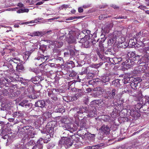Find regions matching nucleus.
I'll return each mask as SVG.
<instances>
[{"label":"nucleus","mask_w":149,"mask_h":149,"mask_svg":"<svg viewBox=\"0 0 149 149\" xmlns=\"http://www.w3.org/2000/svg\"><path fill=\"white\" fill-rule=\"evenodd\" d=\"M56 122L55 121H50L48 123L46 126L47 132L50 134V135H53L54 131L57 129Z\"/></svg>","instance_id":"1"},{"label":"nucleus","mask_w":149,"mask_h":149,"mask_svg":"<svg viewBox=\"0 0 149 149\" xmlns=\"http://www.w3.org/2000/svg\"><path fill=\"white\" fill-rule=\"evenodd\" d=\"M48 56H44L41 55V56H38L34 59V62L36 66H40L42 64L45 63L48 59Z\"/></svg>","instance_id":"2"},{"label":"nucleus","mask_w":149,"mask_h":149,"mask_svg":"<svg viewBox=\"0 0 149 149\" xmlns=\"http://www.w3.org/2000/svg\"><path fill=\"white\" fill-rule=\"evenodd\" d=\"M22 78H19L18 76H17L16 77H14L10 76L8 77V78L6 79V80L7 82V83L8 85L7 86L8 87H11L13 86V84H12L11 82H14L15 81H20Z\"/></svg>","instance_id":"3"},{"label":"nucleus","mask_w":149,"mask_h":149,"mask_svg":"<svg viewBox=\"0 0 149 149\" xmlns=\"http://www.w3.org/2000/svg\"><path fill=\"white\" fill-rule=\"evenodd\" d=\"M52 33V31L49 30L48 31H34L32 33L28 34V36H31L32 37L35 36H42L43 35H48L51 34Z\"/></svg>","instance_id":"4"},{"label":"nucleus","mask_w":149,"mask_h":149,"mask_svg":"<svg viewBox=\"0 0 149 149\" xmlns=\"http://www.w3.org/2000/svg\"><path fill=\"white\" fill-rule=\"evenodd\" d=\"M136 59L137 64H141L143 63H148V59L145 55L143 56H137L134 57V60Z\"/></svg>","instance_id":"5"},{"label":"nucleus","mask_w":149,"mask_h":149,"mask_svg":"<svg viewBox=\"0 0 149 149\" xmlns=\"http://www.w3.org/2000/svg\"><path fill=\"white\" fill-rule=\"evenodd\" d=\"M90 32V30H84L79 34V35H80V37L79 35L77 36V38L78 39H81V41H82V40L86 39L87 38L88 36L89 35Z\"/></svg>","instance_id":"6"},{"label":"nucleus","mask_w":149,"mask_h":149,"mask_svg":"<svg viewBox=\"0 0 149 149\" xmlns=\"http://www.w3.org/2000/svg\"><path fill=\"white\" fill-rule=\"evenodd\" d=\"M88 110V108L87 107H83L80 108L75 107L73 109V111L75 113L74 116L75 117H77L78 114L82 113L84 112H86Z\"/></svg>","instance_id":"7"},{"label":"nucleus","mask_w":149,"mask_h":149,"mask_svg":"<svg viewBox=\"0 0 149 149\" xmlns=\"http://www.w3.org/2000/svg\"><path fill=\"white\" fill-rule=\"evenodd\" d=\"M97 54L100 58L104 62H108L109 61L110 62H111V60L114 61L113 58H111L109 57L104 56V52H100L99 51L97 52Z\"/></svg>","instance_id":"8"},{"label":"nucleus","mask_w":149,"mask_h":149,"mask_svg":"<svg viewBox=\"0 0 149 149\" xmlns=\"http://www.w3.org/2000/svg\"><path fill=\"white\" fill-rule=\"evenodd\" d=\"M48 95L49 97L54 101H57L58 100L57 94L54 88L52 89L51 91H49L48 93Z\"/></svg>","instance_id":"9"},{"label":"nucleus","mask_w":149,"mask_h":149,"mask_svg":"<svg viewBox=\"0 0 149 149\" xmlns=\"http://www.w3.org/2000/svg\"><path fill=\"white\" fill-rule=\"evenodd\" d=\"M45 41L54 46V47L60 48L63 45V42L60 40L51 41L49 40H46Z\"/></svg>","instance_id":"10"},{"label":"nucleus","mask_w":149,"mask_h":149,"mask_svg":"<svg viewBox=\"0 0 149 149\" xmlns=\"http://www.w3.org/2000/svg\"><path fill=\"white\" fill-rule=\"evenodd\" d=\"M44 142L43 139H39L36 144L32 148V149H42L43 143Z\"/></svg>","instance_id":"11"},{"label":"nucleus","mask_w":149,"mask_h":149,"mask_svg":"<svg viewBox=\"0 0 149 149\" xmlns=\"http://www.w3.org/2000/svg\"><path fill=\"white\" fill-rule=\"evenodd\" d=\"M141 81V79L139 78H136L135 80L132 82L130 84L131 88L134 90L136 89L138 84Z\"/></svg>","instance_id":"12"},{"label":"nucleus","mask_w":149,"mask_h":149,"mask_svg":"<svg viewBox=\"0 0 149 149\" xmlns=\"http://www.w3.org/2000/svg\"><path fill=\"white\" fill-rule=\"evenodd\" d=\"M100 130L106 134H107L110 131V128L107 125H103L101 127Z\"/></svg>","instance_id":"13"},{"label":"nucleus","mask_w":149,"mask_h":149,"mask_svg":"<svg viewBox=\"0 0 149 149\" xmlns=\"http://www.w3.org/2000/svg\"><path fill=\"white\" fill-rule=\"evenodd\" d=\"M45 105V101L44 100L38 101L35 103L36 107H40L41 108L44 107Z\"/></svg>","instance_id":"14"},{"label":"nucleus","mask_w":149,"mask_h":149,"mask_svg":"<svg viewBox=\"0 0 149 149\" xmlns=\"http://www.w3.org/2000/svg\"><path fill=\"white\" fill-rule=\"evenodd\" d=\"M117 93L116 90L113 89L112 90L111 92L109 93V95L105 96V97L108 99H113L114 98V97L116 93Z\"/></svg>","instance_id":"15"},{"label":"nucleus","mask_w":149,"mask_h":149,"mask_svg":"<svg viewBox=\"0 0 149 149\" xmlns=\"http://www.w3.org/2000/svg\"><path fill=\"white\" fill-rule=\"evenodd\" d=\"M63 129L65 130H67L72 132L73 131V127L70 124H69L68 123L66 124H64L63 125Z\"/></svg>","instance_id":"16"},{"label":"nucleus","mask_w":149,"mask_h":149,"mask_svg":"<svg viewBox=\"0 0 149 149\" xmlns=\"http://www.w3.org/2000/svg\"><path fill=\"white\" fill-rule=\"evenodd\" d=\"M80 42L82 43L85 47L86 48L89 47L91 43H90L86 39L83 40L82 41H81L80 40Z\"/></svg>","instance_id":"17"},{"label":"nucleus","mask_w":149,"mask_h":149,"mask_svg":"<svg viewBox=\"0 0 149 149\" xmlns=\"http://www.w3.org/2000/svg\"><path fill=\"white\" fill-rule=\"evenodd\" d=\"M95 108L94 107H92L91 109V110L89 112L88 116L90 117L95 116Z\"/></svg>","instance_id":"18"},{"label":"nucleus","mask_w":149,"mask_h":149,"mask_svg":"<svg viewBox=\"0 0 149 149\" xmlns=\"http://www.w3.org/2000/svg\"><path fill=\"white\" fill-rule=\"evenodd\" d=\"M136 45L138 47H140L143 46H146V45L149 46V42H146L145 43H143L142 41H137L136 42Z\"/></svg>","instance_id":"19"},{"label":"nucleus","mask_w":149,"mask_h":149,"mask_svg":"<svg viewBox=\"0 0 149 149\" xmlns=\"http://www.w3.org/2000/svg\"><path fill=\"white\" fill-rule=\"evenodd\" d=\"M67 41L69 43H74L76 41V38L74 36H69L68 38L67 39Z\"/></svg>","instance_id":"20"},{"label":"nucleus","mask_w":149,"mask_h":149,"mask_svg":"<svg viewBox=\"0 0 149 149\" xmlns=\"http://www.w3.org/2000/svg\"><path fill=\"white\" fill-rule=\"evenodd\" d=\"M111 24L110 25H107L104 28H103V27H102V30L105 33H108L109 32V30L111 28Z\"/></svg>","instance_id":"21"},{"label":"nucleus","mask_w":149,"mask_h":149,"mask_svg":"<svg viewBox=\"0 0 149 149\" xmlns=\"http://www.w3.org/2000/svg\"><path fill=\"white\" fill-rule=\"evenodd\" d=\"M9 62L11 63V64H13L14 63L18 64L20 63V60L19 58H12L9 60Z\"/></svg>","instance_id":"22"},{"label":"nucleus","mask_w":149,"mask_h":149,"mask_svg":"<svg viewBox=\"0 0 149 149\" xmlns=\"http://www.w3.org/2000/svg\"><path fill=\"white\" fill-rule=\"evenodd\" d=\"M78 31L77 29L71 30L69 32V36H74V37H75L76 38V35L77 34L78 35Z\"/></svg>","instance_id":"23"},{"label":"nucleus","mask_w":149,"mask_h":149,"mask_svg":"<svg viewBox=\"0 0 149 149\" xmlns=\"http://www.w3.org/2000/svg\"><path fill=\"white\" fill-rule=\"evenodd\" d=\"M13 116L14 117H17L20 118L23 116V114L21 111L15 112L13 114Z\"/></svg>","instance_id":"24"},{"label":"nucleus","mask_w":149,"mask_h":149,"mask_svg":"<svg viewBox=\"0 0 149 149\" xmlns=\"http://www.w3.org/2000/svg\"><path fill=\"white\" fill-rule=\"evenodd\" d=\"M28 100H23L20 102L19 105L22 107H26V106L29 107L30 105L28 103Z\"/></svg>","instance_id":"25"},{"label":"nucleus","mask_w":149,"mask_h":149,"mask_svg":"<svg viewBox=\"0 0 149 149\" xmlns=\"http://www.w3.org/2000/svg\"><path fill=\"white\" fill-rule=\"evenodd\" d=\"M60 121L62 123H64V124H66L70 122L69 119L66 117H63L61 120Z\"/></svg>","instance_id":"26"},{"label":"nucleus","mask_w":149,"mask_h":149,"mask_svg":"<svg viewBox=\"0 0 149 149\" xmlns=\"http://www.w3.org/2000/svg\"><path fill=\"white\" fill-rule=\"evenodd\" d=\"M23 145L17 144L12 147V149H23Z\"/></svg>","instance_id":"27"},{"label":"nucleus","mask_w":149,"mask_h":149,"mask_svg":"<svg viewBox=\"0 0 149 149\" xmlns=\"http://www.w3.org/2000/svg\"><path fill=\"white\" fill-rule=\"evenodd\" d=\"M54 89L57 95H61L62 93H64L65 92V90L63 88H54Z\"/></svg>","instance_id":"28"},{"label":"nucleus","mask_w":149,"mask_h":149,"mask_svg":"<svg viewBox=\"0 0 149 149\" xmlns=\"http://www.w3.org/2000/svg\"><path fill=\"white\" fill-rule=\"evenodd\" d=\"M65 144L64 145V147L66 148L67 147L68 148L71 146L72 145V143L71 142L70 139L68 138Z\"/></svg>","instance_id":"29"},{"label":"nucleus","mask_w":149,"mask_h":149,"mask_svg":"<svg viewBox=\"0 0 149 149\" xmlns=\"http://www.w3.org/2000/svg\"><path fill=\"white\" fill-rule=\"evenodd\" d=\"M137 64L136 59L135 60L134 59V57L133 58V60L131 61V62H130V64H129L128 66H127L129 68H131L132 67L133 65H136Z\"/></svg>","instance_id":"30"},{"label":"nucleus","mask_w":149,"mask_h":149,"mask_svg":"<svg viewBox=\"0 0 149 149\" xmlns=\"http://www.w3.org/2000/svg\"><path fill=\"white\" fill-rule=\"evenodd\" d=\"M101 80L103 82L105 83L109 81V77L108 76H103L102 77Z\"/></svg>","instance_id":"31"},{"label":"nucleus","mask_w":149,"mask_h":149,"mask_svg":"<svg viewBox=\"0 0 149 149\" xmlns=\"http://www.w3.org/2000/svg\"><path fill=\"white\" fill-rule=\"evenodd\" d=\"M52 113L51 112H46L43 114V117L44 116L46 118H48L52 116Z\"/></svg>","instance_id":"32"},{"label":"nucleus","mask_w":149,"mask_h":149,"mask_svg":"<svg viewBox=\"0 0 149 149\" xmlns=\"http://www.w3.org/2000/svg\"><path fill=\"white\" fill-rule=\"evenodd\" d=\"M68 138L66 136L62 138L59 141V143L65 145L66 143L65 141H66Z\"/></svg>","instance_id":"33"},{"label":"nucleus","mask_w":149,"mask_h":149,"mask_svg":"<svg viewBox=\"0 0 149 149\" xmlns=\"http://www.w3.org/2000/svg\"><path fill=\"white\" fill-rule=\"evenodd\" d=\"M103 146L102 144H99L91 146H89L91 149H99L100 147Z\"/></svg>","instance_id":"34"},{"label":"nucleus","mask_w":149,"mask_h":149,"mask_svg":"<svg viewBox=\"0 0 149 149\" xmlns=\"http://www.w3.org/2000/svg\"><path fill=\"white\" fill-rule=\"evenodd\" d=\"M135 41H134V39H130L129 41V44L130 45L132 46H134L135 45H136V40L135 39Z\"/></svg>","instance_id":"35"},{"label":"nucleus","mask_w":149,"mask_h":149,"mask_svg":"<svg viewBox=\"0 0 149 149\" xmlns=\"http://www.w3.org/2000/svg\"><path fill=\"white\" fill-rule=\"evenodd\" d=\"M54 111L56 112L63 113L65 112L64 109L62 107L55 109Z\"/></svg>","instance_id":"36"},{"label":"nucleus","mask_w":149,"mask_h":149,"mask_svg":"<svg viewBox=\"0 0 149 149\" xmlns=\"http://www.w3.org/2000/svg\"><path fill=\"white\" fill-rule=\"evenodd\" d=\"M16 70L18 71H20V70H23L24 69V67L23 65L22 64L19 65L18 64L16 67Z\"/></svg>","instance_id":"37"},{"label":"nucleus","mask_w":149,"mask_h":149,"mask_svg":"<svg viewBox=\"0 0 149 149\" xmlns=\"http://www.w3.org/2000/svg\"><path fill=\"white\" fill-rule=\"evenodd\" d=\"M115 41V38H110L108 41V44L109 45H111Z\"/></svg>","instance_id":"38"},{"label":"nucleus","mask_w":149,"mask_h":149,"mask_svg":"<svg viewBox=\"0 0 149 149\" xmlns=\"http://www.w3.org/2000/svg\"><path fill=\"white\" fill-rule=\"evenodd\" d=\"M34 128H33V129H31L28 132V134L31 136V137H34L35 133L34 131Z\"/></svg>","instance_id":"39"},{"label":"nucleus","mask_w":149,"mask_h":149,"mask_svg":"<svg viewBox=\"0 0 149 149\" xmlns=\"http://www.w3.org/2000/svg\"><path fill=\"white\" fill-rule=\"evenodd\" d=\"M132 60L133 58L132 59H131L128 58L125 62H124L122 64L125 65L126 66L128 65V66L129 64H130V62H131V61H132Z\"/></svg>","instance_id":"40"},{"label":"nucleus","mask_w":149,"mask_h":149,"mask_svg":"<svg viewBox=\"0 0 149 149\" xmlns=\"http://www.w3.org/2000/svg\"><path fill=\"white\" fill-rule=\"evenodd\" d=\"M78 92H77L76 94H75V95L76 96V97L78 99L80 97H81L82 95H83V93L81 92V90H78Z\"/></svg>","instance_id":"41"},{"label":"nucleus","mask_w":149,"mask_h":149,"mask_svg":"<svg viewBox=\"0 0 149 149\" xmlns=\"http://www.w3.org/2000/svg\"><path fill=\"white\" fill-rule=\"evenodd\" d=\"M99 49L100 51V52H104V47L103 45L101 43L99 42Z\"/></svg>","instance_id":"42"},{"label":"nucleus","mask_w":149,"mask_h":149,"mask_svg":"<svg viewBox=\"0 0 149 149\" xmlns=\"http://www.w3.org/2000/svg\"><path fill=\"white\" fill-rule=\"evenodd\" d=\"M88 72V70L87 68H82V69L81 72V74L83 75L84 74H85L87 73Z\"/></svg>","instance_id":"43"},{"label":"nucleus","mask_w":149,"mask_h":149,"mask_svg":"<svg viewBox=\"0 0 149 149\" xmlns=\"http://www.w3.org/2000/svg\"><path fill=\"white\" fill-rule=\"evenodd\" d=\"M135 54L134 52H128L127 56L131 58L134 56H135Z\"/></svg>","instance_id":"44"},{"label":"nucleus","mask_w":149,"mask_h":149,"mask_svg":"<svg viewBox=\"0 0 149 149\" xmlns=\"http://www.w3.org/2000/svg\"><path fill=\"white\" fill-rule=\"evenodd\" d=\"M10 91L9 89L8 90H6L5 89L4 90H3V91H2L3 94V95L4 96H7L8 94H9V91Z\"/></svg>","instance_id":"45"},{"label":"nucleus","mask_w":149,"mask_h":149,"mask_svg":"<svg viewBox=\"0 0 149 149\" xmlns=\"http://www.w3.org/2000/svg\"><path fill=\"white\" fill-rule=\"evenodd\" d=\"M103 63L102 62H100L99 63H96L93 65V67L95 68H97L102 65Z\"/></svg>","instance_id":"46"},{"label":"nucleus","mask_w":149,"mask_h":149,"mask_svg":"<svg viewBox=\"0 0 149 149\" xmlns=\"http://www.w3.org/2000/svg\"><path fill=\"white\" fill-rule=\"evenodd\" d=\"M143 52L146 54H149V46L148 47H145L143 48Z\"/></svg>","instance_id":"47"},{"label":"nucleus","mask_w":149,"mask_h":149,"mask_svg":"<svg viewBox=\"0 0 149 149\" xmlns=\"http://www.w3.org/2000/svg\"><path fill=\"white\" fill-rule=\"evenodd\" d=\"M1 135L2 136V138H3L4 139H6L7 138L8 136L7 135H4V129L2 131L1 133Z\"/></svg>","instance_id":"48"},{"label":"nucleus","mask_w":149,"mask_h":149,"mask_svg":"<svg viewBox=\"0 0 149 149\" xmlns=\"http://www.w3.org/2000/svg\"><path fill=\"white\" fill-rule=\"evenodd\" d=\"M37 79L38 80H39V78L38 77H34L31 78V80L34 83H37V82H35L38 81Z\"/></svg>","instance_id":"49"},{"label":"nucleus","mask_w":149,"mask_h":149,"mask_svg":"<svg viewBox=\"0 0 149 149\" xmlns=\"http://www.w3.org/2000/svg\"><path fill=\"white\" fill-rule=\"evenodd\" d=\"M130 80V77H127L124 78L123 80V81L125 84H126Z\"/></svg>","instance_id":"50"},{"label":"nucleus","mask_w":149,"mask_h":149,"mask_svg":"<svg viewBox=\"0 0 149 149\" xmlns=\"http://www.w3.org/2000/svg\"><path fill=\"white\" fill-rule=\"evenodd\" d=\"M70 54V55L71 56H73L75 54V51L72 49H70L68 50Z\"/></svg>","instance_id":"51"},{"label":"nucleus","mask_w":149,"mask_h":149,"mask_svg":"<svg viewBox=\"0 0 149 149\" xmlns=\"http://www.w3.org/2000/svg\"><path fill=\"white\" fill-rule=\"evenodd\" d=\"M77 74L74 71H72L69 75V76L71 77H74Z\"/></svg>","instance_id":"52"},{"label":"nucleus","mask_w":149,"mask_h":149,"mask_svg":"<svg viewBox=\"0 0 149 149\" xmlns=\"http://www.w3.org/2000/svg\"><path fill=\"white\" fill-rule=\"evenodd\" d=\"M64 56L65 57H69L70 56L69 51L64 52Z\"/></svg>","instance_id":"53"},{"label":"nucleus","mask_w":149,"mask_h":149,"mask_svg":"<svg viewBox=\"0 0 149 149\" xmlns=\"http://www.w3.org/2000/svg\"><path fill=\"white\" fill-rule=\"evenodd\" d=\"M54 47L53 49V52L54 53H58L60 52V50L57 48L58 47Z\"/></svg>","instance_id":"54"},{"label":"nucleus","mask_w":149,"mask_h":149,"mask_svg":"<svg viewBox=\"0 0 149 149\" xmlns=\"http://www.w3.org/2000/svg\"><path fill=\"white\" fill-rule=\"evenodd\" d=\"M33 128L31 126H27L24 127L25 130H29V131L31 129H33Z\"/></svg>","instance_id":"55"},{"label":"nucleus","mask_w":149,"mask_h":149,"mask_svg":"<svg viewBox=\"0 0 149 149\" xmlns=\"http://www.w3.org/2000/svg\"><path fill=\"white\" fill-rule=\"evenodd\" d=\"M122 38L123 39V41L122 42H120V40H121L122 38L119 39L118 43L119 44H120V43L121 44H125V43L124 42L125 41L124 38Z\"/></svg>","instance_id":"56"},{"label":"nucleus","mask_w":149,"mask_h":149,"mask_svg":"<svg viewBox=\"0 0 149 149\" xmlns=\"http://www.w3.org/2000/svg\"><path fill=\"white\" fill-rule=\"evenodd\" d=\"M40 72V71L37 68H34L33 70V72L35 73L36 74H37L39 73Z\"/></svg>","instance_id":"57"},{"label":"nucleus","mask_w":149,"mask_h":149,"mask_svg":"<svg viewBox=\"0 0 149 149\" xmlns=\"http://www.w3.org/2000/svg\"><path fill=\"white\" fill-rule=\"evenodd\" d=\"M78 99L77 97H76V96L74 95V96H73L71 98V100L74 101Z\"/></svg>","instance_id":"58"},{"label":"nucleus","mask_w":149,"mask_h":149,"mask_svg":"<svg viewBox=\"0 0 149 149\" xmlns=\"http://www.w3.org/2000/svg\"><path fill=\"white\" fill-rule=\"evenodd\" d=\"M23 9H21L17 11V13H24Z\"/></svg>","instance_id":"59"},{"label":"nucleus","mask_w":149,"mask_h":149,"mask_svg":"<svg viewBox=\"0 0 149 149\" xmlns=\"http://www.w3.org/2000/svg\"><path fill=\"white\" fill-rule=\"evenodd\" d=\"M146 6H140L138 8L139 9H140L141 10H143L144 9L146 8Z\"/></svg>","instance_id":"60"},{"label":"nucleus","mask_w":149,"mask_h":149,"mask_svg":"<svg viewBox=\"0 0 149 149\" xmlns=\"http://www.w3.org/2000/svg\"><path fill=\"white\" fill-rule=\"evenodd\" d=\"M78 10L79 13H82L83 11V9L82 7H79L78 9Z\"/></svg>","instance_id":"61"},{"label":"nucleus","mask_w":149,"mask_h":149,"mask_svg":"<svg viewBox=\"0 0 149 149\" xmlns=\"http://www.w3.org/2000/svg\"><path fill=\"white\" fill-rule=\"evenodd\" d=\"M69 5L66 4H64L61 6L62 8H67L69 7Z\"/></svg>","instance_id":"62"},{"label":"nucleus","mask_w":149,"mask_h":149,"mask_svg":"<svg viewBox=\"0 0 149 149\" xmlns=\"http://www.w3.org/2000/svg\"><path fill=\"white\" fill-rule=\"evenodd\" d=\"M91 7V4H88L87 5H84L83 6V7L84 8H87L89 7Z\"/></svg>","instance_id":"63"},{"label":"nucleus","mask_w":149,"mask_h":149,"mask_svg":"<svg viewBox=\"0 0 149 149\" xmlns=\"http://www.w3.org/2000/svg\"><path fill=\"white\" fill-rule=\"evenodd\" d=\"M112 7L115 9H118L119 8L118 6L115 5H112Z\"/></svg>","instance_id":"64"}]
</instances>
